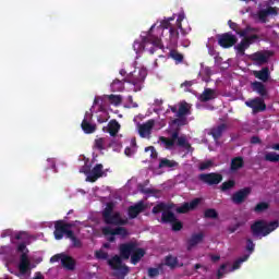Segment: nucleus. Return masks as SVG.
Wrapping results in <instances>:
<instances>
[{"label": "nucleus", "mask_w": 279, "mask_h": 279, "mask_svg": "<svg viewBox=\"0 0 279 279\" xmlns=\"http://www.w3.org/2000/svg\"><path fill=\"white\" fill-rule=\"evenodd\" d=\"M245 106H247V108H252L254 114H256L257 112H265V110H267V105L265 104V100H263V98L260 97H256L252 100L246 101Z\"/></svg>", "instance_id": "obj_14"}, {"label": "nucleus", "mask_w": 279, "mask_h": 279, "mask_svg": "<svg viewBox=\"0 0 279 279\" xmlns=\"http://www.w3.org/2000/svg\"><path fill=\"white\" fill-rule=\"evenodd\" d=\"M104 145H106V138L100 137L95 140V147L96 149H99V151H104V149H106V147H104Z\"/></svg>", "instance_id": "obj_46"}, {"label": "nucleus", "mask_w": 279, "mask_h": 279, "mask_svg": "<svg viewBox=\"0 0 279 279\" xmlns=\"http://www.w3.org/2000/svg\"><path fill=\"white\" fill-rule=\"evenodd\" d=\"M163 267H169L170 269H175V267H184V264H179L178 257L168 255L165 258Z\"/></svg>", "instance_id": "obj_28"}, {"label": "nucleus", "mask_w": 279, "mask_h": 279, "mask_svg": "<svg viewBox=\"0 0 279 279\" xmlns=\"http://www.w3.org/2000/svg\"><path fill=\"white\" fill-rule=\"evenodd\" d=\"M63 256H64V253L56 254L50 258V263H59V260H61L62 263Z\"/></svg>", "instance_id": "obj_54"}, {"label": "nucleus", "mask_w": 279, "mask_h": 279, "mask_svg": "<svg viewBox=\"0 0 279 279\" xmlns=\"http://www.w3.org/2000/svg\"><path fill=\"white\" fill-rule=\"evenodd\" d=\"M29 257L27 256V253H22L20 256V265L19 269L21 274H27V270L29 269Z\"/></svg>", "instance_id": "obj_26"}, {"label": "nucleus", "mask_w": 279, "mask_h": 279, "mask_svg": "<svg viewBox=\"0 0 279 279\" xmlns=\"http://www.w3.org/2000/svg\"><path fill=\"white\" fill-rule=\"evenodd\" d=\"M226 267H228V265H226V264H222L220 266V268L217 271V277L218 278H223V271H226Z\"/></svg>", "instance_id": "obj_57"}, {"label": "nucleus", "mask_w": 279, "mask_h": 279, "mask_svg": "<svg viewBox=\"0 0 279 279\" xmlns=\"http://www.w3.org/2000/svg\"><path fill=\"white\" fill-rule=\"evenodd\" d=\"M234 186H236V181L228 180L220 185V190L222 191V193H226V191H230L234 189Z\"/></svg>", "instance_id": "obj_41"}, {"label": "nucleus", "mask_w": 279, "mask_h": 279, "mask_svg": "<svg viewBox=\"0 0 279 279\" xmlns=\"http://www.w3.org/2000/svg\"><path fill=\"white\" fill-rule=\"evenodd\" d=\"M169 56L175 61V64H182V62H184V54L180 53L175 49L170 50Z\"/></svg>", "instance_id": "obj_37"}, {"label": "nucleus", "mask_w": 279, "mask_h": 279, "mask_svg": "<svg viewBox=\"0 0 279 279\" xmlns=\"http://www.w3.org/2000/svg\"><path fill=\"white\" fill-rule=\"evenodd\" d=\"M265 210H269V203L267 202H260L253 208V213H256L257 215L265 213Z\"/></svg>", "instance_id": "obj_40"}, {"label": "nucleus", "mask_w": 279, "mask_h": 279, "mask_svg": "<svg viewBox=\"0 0 279 279\" xmlns=\"http://www.w3.org/2000/svg\"><path fill=\"white\" fill-rule=\"evenodd\" d=\"M250 195H252V189L250 186L243 187L232 194L231 202H233V204H236L239 206L243 204L245 199L250 197Z\"/></svg>", "instance_id": "obj_13"}, {"label": "nucleus", "mask_w": 279, "mask_h": 279, "mask_svg": "<svg viewBox=\"0 0 279 279\" xmlns=\"http://www.w3.org/2000/svg\"><path fill=\"white\" fill-rule=\"evenodd\" d=\"M171 225L173 232H180V230L184 228V225L182 223V221L178 220V218H175V221H172Z\"/></svg>", "instance_id": "obj_48"}, {"label": "nucleus", "mask_w": 279, "mask_h": 279, "mask_svg": "<svg viewBox=\"0 0 279 279\" xmlns=\"http://www.w3.org/2000/svg\"><path fill=\"white\" fill-rule=\"evenodd\" d=\"M204 241V233H194L191 239L187 240V251L191 252L195 245H199Z\"/></svg>", "instance_id": "obj_23"}, {"label": "nucleus", "mask_w": 279, "mask_h": 279, "mask_svg": "<svg viewBox=\"0 0 279 279\" xmlns=\"http://www.w3.org/2000/svg\"><path fill=\"white\" fill-rule=\"evenodd\" d=\"M251 86L254 93L259 94L260 97H267L268 93H267V87H265V84H263L262 82L255 81L251 84Z\"/></svg>", "instance_id": "obj_27"}, {"label": "nucleus", "mask_w": 279, "mask_h": 279, "mask_svg": "<svg viewBox=\"0 0 279 279\" xmlns=\"http://www.w3.org/2000/svg\"><path fill=\"white\" fill-rule=\"evenodd\" d=\"M270 56H271L270 51L255 52L252 54V60L254 62H258L259 64H267V62H269Z\"/></svg>", "instance_id": "obj_21"}, {"label": "nucleus", "mask_w": 279, "mask_h": 279, "mask_svg": "<svg viewBox=\"0 0 279 279\" xmlns=\"http://www.w3.org/2000/svg\"><path fill=\"white\" fill-rule=\"evenodd\" d=\"M129 80H119L116 78L113 80V82L111 83V90L112 93H123V90H125V82H128Z\"/></svg>", "instance_id": "obj_29"}, {"label": "nucleus", "mask_w": 279, "mask_h": 279, "mask_svg": "<svg viewBox=\"0 0 279 279\" xmlns=\"http://www.w3.org/2000/svg\"><path fill=\"white\" fill-rule=\"evenodd\" d=\"M210 167H213V161L211 160H207V161L202 162L199 165V170L201 171H206V169H210Z\"/></svg>", "instance_id": "obj_51"}, {"label": "nucleus", "mask_w": 279, "mask_h": 279, "mask_svg": "<svg viewBox=\"0 0 279 279\" xmlns=\"http://www.w3.org/2000/svg\"><path fill=\"white\" fill-rule=\"evenodd\" d=\"M220 259H221V256H219V255H213L211 256L213 263H217V260H220Z\"/></svg>", "instance_id": "obj_63"}, {"label": "nucleus", "mask_w": 279, "mask_h": 279, "mask_svg": "<svg viewBox=\"0 0 279 279\" xmlns=\"http://www.w3.org/2000/svg\"><path fill=\"white\" fill-rule=\"evenodd\" d=\"M244 40H247V43H250V45H253L254 40H258V35L245 36Z\"/></svg>", "instance_id": "obj_56"}, {"label": "nucleus", "mask_w": 279, "mask_h": 279, "mask_svg": "<svg viewBox=\"0 0 279 279\" xmlns=\"http://www.w3.org/2000/svg\"><path fill=\"white\" fill-rule=\"evenodd\" d=\"M95 257L98 260H108V252L99 250L95 252Z\"/></svg>", "instance_id": "obj_47"}, {"label": "nucleus", "mask_w": 279, "mask_h": 279, "mask_svg": "<svg viewBox=\"0 0 279 279\" xmlns=\"http://www.w3.org/2000/svg\"><path fill=\"white\" fill-rule=\"evenodd\" d=\"M253 75L257 78L260 80V82H268L269 81V68H263L259 71H254Z\"/></svg>", "instance_id": "obj_31"}, {"label": "nucleus", "mask_w": 279, "mask_h": 279, "mask_svg": "<svg viewBox=\"0 0 279 279\" xmlns=\"http://www.w3.org/2000/svg\"><path fill=\"white\" fill-rule=\"evenodd\" d=\"M71 228H73V223L71 222H64V220H58L54 222V239L57 241H62V239H68L69 236V232H73V230H71Z\"/></svg>", "instance_id": "obj_8"}, {"label": "nucleus", "mask_w": 279, "mask_h": 279, "mask_svg": "<svg viewBox=\"0 0 279 279\" xmlns=\"http://www.w3.org/2000/svg\"><path fill=\"white\" fill-rule=\"evenodd\" d=\"M162 269H165V264H159L157 268H148V278H158Z\"/></svg>", "instance_id": "obj_38"}, {"label": "nucleus", "mask_w": 279, "mask_h": 279, "mask_svg": "<svg viewBox=\"0 0 279 279\" xmlns=\"http://www.w3.org/2000/svg\"><path fill=\"white\" fill-rule=\"evenodd\" d=\"M102 220L106 226H126L128 219L121 217V213L114 211V203L109 202L102 210Z\"/></svg>", "instance_id": "obj_3"}, {"label": "nucleus", "mask_w": 279, "mask_h": 279, "mask_svg": "<svg viewBox=\"0 0 279 279\" xmlns=\"http://www.w3.org/2000/svg\"><path fill=\"white\" fill-rule=\"evenodd\" d=\"M166 210H169V207L165 203H159L155 207H153V215H158L159 213H165Z\"/></svg>", "instance_id": "obj_44"}, {"label": "nucleus", "mask_w": 279, "mask_h": 279, "mask_svg": "<svg viewBox=\"0 0 279 279\" xmlns=\"http://www.w3.org/2000/svg\"><path fill=\"white\" fill-rule=\"evenodd\" d=\"M244 165L243 157H234L231 159L230 171H239V169H243Z\"/></svg>", "instance_id": "obj_32"}, {"label": "nucleus", "mask_w": 279, "mask_h": 279, "mask_svg": "<svg viewBox=\"0 0 279 279\" xmlns=\"http://www.w3.org/2000/svg\"><path fill=\"white\" fill-rule=\"evenodd\" d=\"M145 151H150V158H158V151H156L154 146L146 147Z\"/></svg>", "instance_id": "obj_53"}, {"label": "nucleus", "mask_w": 279, "mask_h": 279, "mask_svg": "<svg viewBox=\"0 0 279 279\" xmlns=\"http://www.w3.org/2000/svg\"><path fill=\"white\" fill-rule=\"evenodd\" d=\"M68 239H70V241L72 243V247H76V248L82 247V245H83L82 240H80L77 236H75V233L73 231L68 233Z\"/></svg>", "instance_id": "obj_39"}, {"label": "nucleus", "mask_w": 279, "mask_h": 279, "mask_svg": "<svg viewBox=\"0 0 279 279\" xmlns=\"http://www.w3.org/2000/svg\"><path fill=\"white\" fill-rule=\"evenodd\" d=\"M81 128L85 134H93L97 130V126L94 124H90L86 118L82 121Z\"/></svg>", "instance_id": "obj_35"}, {"label": "nucleus", "mask_w": 279, "mask_h": 279, "mask_svg": "<svg viewBox=\"0 0 279 279\" xmlns=\"http://www.w3.org/2000/svg\"><path fill=\"white\" fill-rule=\"evenodd\" d=\"M61 265H62V267H64V269H68V271H74L75 265H77V263L75 262V258H73L70 255L64 254Z\"/></svg>", "instance_id": "obj_24"}, {"label": "nucleus", "mask_w": 279, "mask_h": 279, "mask_svg": "<svg viewBox=\"0 0 279 279\" xmlns=\"http://www.w3.org/2000/svg\"><path fill=\"white\" fill-rule=\"evenodd\" d=\"M168 108L175 117L171 120V125H177V128L189 125L187 117L191 116V105L186 100H182L178 105H169Z\"/></svg>", "instance_id": "obj_1"}, {"label": "nucleus", "mask_w": 279, "mask_h": 279, "mask_svg": "<svg viewBox=\"0 0 279 279\" xmlns=\"http://www.w3.org/2000/svg\"><path fill=\"white\" fill-rule=\"evenodd\" d=\"M228 130V124L222 123L218 126H215L210 130L209 134L213 136L214 141H219L223 136V132Z\"/></svg>", "instance_id": "obj_22"}, {"label": "nucleus", "mask_w": 279, "mask_h": 279, "mask_svg": "<svg viewBox=\"0 0 279 279\" xmlns=\"http://www.w3.org/2000/svg\"><path fill=\"white\" fill-rule=\"evenodd\" d=\"M156 25H153L147 34L146 37L142 38V41L135 40L133 44V49L136 53H143L145 51V45H154V47H161L162 46V40L158 37H154L151 35V29H154Z\"/></svg>", "instance_id": "obj_7"}, {"label": "nucleus", "mask_w": 279, "mask_h": 279, "mask_svg": "<svg viewBox=\"0 0 279 279\" xmlns=\"http://www.w3.org/2000/svg\"><path fill=\"white\" fill-rule=\"evenodd\" d=\"M204 217L206 219H217L219 217V214L217 213V209L209 208L205 210Z\"/></svg>", "instance_id": "obj_45"}, {"label": "nucleus", "mask_w": 279, "mask_h": 279, "mask_svg": "<svg viewBox=\"0 0 279 279\" xmlns=\"http://www.w3.org/2000/svg\"><path fill=\"white\" fill-rule=\"evenodd\" d=\"M119 250L123 260L130 259L131 256L132 265H138L141 259L145 256V248L138 247L136 242L122 243L120 244Z\"/></svg>", "instance_id": "obj_2"}, {"label": "nucleus", "mask_w": 279, "mask_h": 279, "mask_svg": "<svg viewBox=\"0 0 279 279\" xmlns=\"http://www.w3.org/2000/svg\"><path fill=\"white\" fill-rule=\"evenodd\" d=\"M264 10H266V14H268V16H278V8L277 7H268Z\"/></svg>", "instance_id": "obj_50"}, {"label": "nucleus", "mask_w": 279, "mask_h": 279, "mask_svg": "<svg viewBox=\"0 0 279 279\" xmlns=\"http://www.w3.org/2000/svg\"><path fill=\"white\" fill-rule=\"evenodd\" d=\"M181 86H185V88H191V86H193V82L185 81L184 83L181 84Z\"/></svg>", "instance_id": "obj_61"}, {"label": "nucleus", "mask_w": 279, "mask_h": 279, "mask_svg": "<svg viewBox=\"0 0 279 279\" xmlns=\"http://www.w3.org/2000/svg\"><path fill=\"white\" fill-rule=\"evenodd\" d=\"M145 77H147V70L141 69L138 72V77L136 78H129L126 81L128 84H132L134 86V92L138 93L143 88V82H145Z\"/></svg>", "instance_id": "obj_15"}, {"label": "nucleus", "mask_w": 279, "mask_h": 279, "mask_svg": "<svg viewBox=\"0 0 279 279\" xmlns=\"http://www.w3.org/2000/svg\"><path fill=\"white\" fill-rule=\"evenodd\" d=\"M14 239H15L16 241H21V239H23V233H17V234H15Z\"/></svg>", "instance_id": "obj_64"}, {"label": "nucleus", "mask_w": 279, "mask_h": 279, "mask_svg": "<svg viewBox=\"0 0 279 279\" xmlns=\"http://www.w3.org/2000/svg\"><path fill=\"white\" fill-rule=\"evenodd\" d=\"M108 265L113 270V276L117 279H125V276L130 274V267L123 264V257L121 255H114L108 259Z\"/></svg>", "instance_id": "obj_5"}, {"label": "nucleus", "mask_w": 279, "mask_h": 279, "mask_svg": "<svg viewBox=\"0 0 279 279\" xmlns=\"http://www.w3.org/2000/svg\"><path fill=\"white\" fill-rule=\"evenodd\" d=\"M101 232L104 236H109L107 238V241H109V243H114L117 241V238L114 236H122L123 239H125V236H128L129 234L125 227H118L116 229H112L111 227L107 226L101 228Z\"/></svg>", "instance_id": "obj_9"}, {"label": "nucleus", "mask_w": 279, "mask_h": 279, "mask_svg": "<svg viewBox=\"0 0 279 279\" xmlns=\"http://www.w3.org/2000/svg\"><path fill=\"white\" fill-rule=\"evenodd\" d=\"M257 16H258L260 23H267V16H269V15L267 14V11L265 9H263V10L258 11Z\"/></svg>", "instance_id": "obj_49"}, {"label": "nucleus", "mask_w": 279, "mask_h": 279, "mask_svg": "<svg viewBox=\"0 0 279 279\" xmlns=\"http://www.w3.org/2000/svg\"><path fill=\"white\" fill-rule=\"evenodd\" d=\"M107 98L109 99L110 104H112L113 106H121V102L123 101V98L121 97V95H108Z\"/></svg>", "instance_id": "obj_43"}, {"label": "nucleus", "mask_w": 279, "mask_h": 279, "mask_svg": "<svg viewBox=\"0 0 279 279\" xmlns=\"http://www.w3.org/2000/svg\"><path fill=\"white\" fill-rule=\"evenodd\" d=\"M154 125H156V121L154 119L148 120L144 124L140 125L138 133L142 138H147L149 134H151V130H154Z\"/></svg>", "instance_id": "obj_19"}, {"label": "nucleus", "mask_w": 279, "mask_h": 279, "mask_svg": "<svg viewBox=\"0 0 279 279\" xmlns=\"http://www.w3.org/2000/svg\"><path fill=\"white\" fill-rule=\"evenodd\" d=\"M169 38H170V45L172 47H178V40H180V32H178V28L173 26L169 28Z\"/></svg>", "instance_id": "obj_30"}, {"label": "nucleus", "mask_w": 279, "mask_h": 279, "mask_svg": "<svg viewBox=\"0 0 279 279\" xmlns=\"http://www.w3.org/2000/svg\"><path fill=\"white\" fill-rule=\"evenodd\" d=\"M250 41L242 39L240 44L235 46V49L240 56H245V49H250Z\"/></svg>", "instance_id": "obj_36"}, {"label": "nucleus", "mask_w": 279, "mask_h": 279, "mask_svg": "<svg viewBox=\"0 0 279 279\" xmlns=\"http://www.w3.org/2000/svg\"><path fill=\"white\" fill-rule=\"evenodd\" d=\"M262 141H260V137L254 135L251 137V144L252 145H260Z\"/></svg>", "instance_id": "obj_58"}, {"label": "nucleus", "mask_w": 279, "mask_h": 279, "mask_svg": "<svg viewBox=\"0 0 279 279\" xmlns=\"http://www.w3.org/2000/svg\"><path fill=\"white\" fill-rule=\"evenodd\" d=\"M199 206V198H194L190 203H183L180 207L177 208V213L179 215H186V213H191V210H195Z\"/></svg>", "instance_id": "obj_18"}, {"label": "nucleus", "mask_w": 279, "mask_h": 279, "mask_svg": "<svg viewBox=\"0 0 279 279\" xmlns=\"http://www.w3.org/2000/svg\"><path fill=\"white\" fill-rule=\"evenodd\" d=\"M124 154H125V156H132V148L126 147V148L124 149Z\"/></svg>", "instance_id": "obj_62"}, {"label": "nucleus", "mask_w": 279, "mask_h": 279, "mask_svg": "<svg viewBox=\"0 0 279 279\" xmlns=\"http://www.w3.org/2000/svg\"><path fill=\"white\" fill-rule=\"evenodd\" d=\"M250 258V255H243L242 257H239L232 265L231 271H236V269H241V265L245 263Z\"/></svg>", "instance_id": "obj_42"}, {"label": "nucleus", "mask_w": 279, "mask_h": 279, "mask_svg": "<svg viewBox=\"0 0 279 279\" xmlns=\"http://www.w3.org/2000/svg\"><path fill=\"white\" fill-rule=\"evenodd\" d=\"M121 131V124L119 123V121H117V119H112L108 122L107 126L102 128V132H107V134H110V136H112L114 138V136H117V134H119V132Z\"/></svg>", "instance_id": "obj_17"}, {"label": "nucleus", "mask_w": 279, "mask_h": 279, "mask_svg": "<svg viewBox=\"0 0 279 279\" xmlns=\"http://www.w3.org/2000/svg\"><path fill=\"white\" fill-rule=\"evenodd\" d=\"M141 193H144V195H156V190L142 187Z\"/></svg>", "instance_id": "obj_55"}, {"label": "nucleus", "mask_w": 279, "mask_h": 279, "mask_svg": "<svg viewBox=\"0 0 279 279\" xmlns=\"http://www.w3.org/2000/svg\"><path fill=\"white\" fill-rule=\"evenodd\" d=\"M175 219V214L169 209H166V211H162L161 214V223H172Z\"/></svg>", "instance_id": "obj_33"}, {"label": "nucleus", "mask_w": 279, "mask_h": 279, "mask_svg": "<svg viewBox=\"0 0 279 279\" xmlns=\"http://www.w3.org/2000/svg\"><path fill=\"white\" fill-rule=\"evenodd\" d=\"M159 141H160V143L166 145L167 149H169L170 147H173L175 145V141H177L178 147H183L184 149H187V151L191 150V143H189L186 141V136H184V135L180 136L179 131H174L171 134V138L160 136Z\"/></svg>", "instance_id": "obj_6"}, {"label": "nucleus", "mask_w": 279, "mask_h": 279, "mask_svg": "<svg viewBox=\"0 0 279 279\" xmlns=\"http://www.w3.org/2000/svg\"><path fill=\"white\" fill-rule=\"evenodd\" d=\"M238 38L232 33H225L219 35L218 45L222 47V49H230V47H234L238 43Z\"/></svg>", "instance_id": "obj_12"}, {"label": "nucleus", "mask_w": 279, "mask_h": 279, "mask_svg": "<svg viewBox=\"0 0 279 279\" xmlns=\"http://www.w3.org/2000/svg\"><path fill=\"white\" fill-rule=\"evenodd\" d=\"M81 173L87 175V182H97L99 178L104 177V165L97 163L92 170L89 166H85L81 169Z\"/></svg>", "instance_id": "obj_10"}, {"label": "nucleus", "mask_w": 279, "mask_h": 279, "mask_svg": "<svg viewBox=\"0 0 279 279\" xmlns=\"http://www.w3.org/2000/svg\"><path fill=\"white\" fill-rule=\"evenodd\" d=\"M27 250V245L22 242L17 245V252H25Z\"/></svg>", "instance_id": "obj_60"}, {"label": "nucleus", "mask_w": 279, "mask_h": 279, "mask_svg": "<svg viewBox=\"0 0 279 279\" xmlns=\"http://www.w3.org/2000/svg\"><path fill=\"white\" fill-rule=\"evenodd\" d=\"M161 27H163V29H171V22H169V20H165L162 23H161Z\"/></svg>", "instance_id": "obj_59"}, {"label": "nucleus", "mask_w": 279, "mask_h": 279, "mask_svg": "<svg viewBox=\"0 0 279 279\" xmlns=\"http://www.w3.org/2000/svg\"><path fill=\"white\" fill-rule=\"evenodd\" d=\"M143 210H145V203H143V202H140L133 206H130L128 209L130 219H136L138 217V215H141V213H143Z\"/></svg>", "instance_id": "obj_20"}, {"label": "nucleus", "mask_w": 279, "mask_h": 279, "mask_svg": "<svg viewBox=\"0 0 279 279\" xmlns=\"http://www.w3.org/2000/svg\"><path fill=\"white\" fill-rule=\"evenodd\" d=\"M254 247H256V244H254V241L252 239L246 240V250L252 254L254 252Z\"/></svg>", "instance_id": "obj_52"}, {"label": "nucleus", "mask_w": 279, "mask_h": 279, "mask_svg": "<svg viewBox=\"0 0 279 279\" xmlns=\"http://www.w3.org/2000/svg\"><path fill=\"white\" fill-rule=\"evenodd\" d=\"M216 97L217 93L215 92V89L205 88L198 99L199 101H202V104H206V101H211V99H215Z\"/></svg>", "instance_id": "obj_25"}, {"label": "nucleus", "mask_w": 279, "mask_h": 279, "mask_svg": "<svg viewBox=\"0 0 279 279\" xmlns=\"http://www.w3.org/2000/svg\"><path fill=\"white\" fill-rule=\"evenodd\" d=\"M228 25H229L230 29L235 32V34H238V36H241V37L247 36V34H251V32H258V28H254L251 26H246L245 29L241 31L239 27V24L232 22V20L228 21Z\"/></svg>", "instance_id": "obj_16"}, {"label": "nucleus", "mask_w": 279, "mask_h": 279, "mask_svg": "<svg viewBox=\"0 0 279 279\" xmlns=\"http://www.w3.org/2000/svg\"><path fill=\"white\" fill-rule=\"evenodd\" d=\"M173 167H178V163L175 160L167 159V158H161L159 160V169H173Z\"/></svg>", "instance_id": "obj_34"}, {"label": "nucleus", "mask_w": 279, "mask_h": 279, "mask_svg": "<svg viewBox=\"0 0 279 279\" xmlns=\"http://www.w3.org/2000/svg\"><path fill=\"white\" fill-rule=\"evenodd\" d=\"M198 180L203 184H207V186H217V184H221L223 181V175L218 172L201 173Z\"/></svg>", "instance_id": "obj_11"}, {"label": "nucleus", "mask_w": 279, "mask_h": 279, "mask_svg": "<svg viewBox=\"0 0 279 279\" xmlns=\"http://www.w3.org/2000/svg\"><path fill=\"white\" fill-rule=\"evenodd\" d=\"M279 228V221H270L267 222V220H256L253 225H251V232L253 236H268V234H271L274 230H277Z\"/></svg>", "instance_id": "obj_4"}]
</instances>
